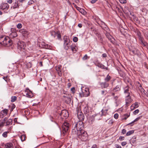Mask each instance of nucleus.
Returning <instances> with one entry per match:
<instances>
[{
    "label": "nucleus",
    "mask_w": 148,
    "mask_h": 148,
    "mask_svg": "<svg viewBox=\"0 0 148 148\" xmlns=\"http://www.w3.org/2000/svg\"><path fill=\"white\" fill-rule=\"evenodd\" d=\"M73 127L74 129L73 130L72 133L73 134H75L78 131L83 130L84 124L82 121H79L77 122H75L73 124Z\"/></svg>",
    "instance_id": "obj_1"
},
{
    "label": "nucleus",
    "mask_w": 148,
    "mask_h": 148,
    "mask_svg": "<svg viewBox=\"0 0 148 148\" xmlns=\"http://www.w3.org/2000/svg\"><path fill=\"white\" fill-rule=\"evenodd\" d=\"M12 43V40L8 36H1L0 37V44L3 46L9 47Z\"/></svg>",
    "instance_id": "obj_2"
},
{
    "label": "nucleus",
    "mask_w": 148,
    "mask_h": 148,
    "mask_svg": "<svg viewBox=\"0 0 148 148\" xmlns=\"http://www.w3.org/2000/svg\"><path fill=\"white\" fill-rule=\"evenodd\" d=\"M75 135L82 141H86L88 139V135L87 133L84 130L78 131Z\"/></svg>",
    "instance_id": "obj_3"
},
{
    "label": "nucleus",
    "mask_w": 148,
    "mask_h": 148,
    "mask_svg": "<svg viewBox=\"0 0 148 148\" xmlns=\"http://www.w3.org/2000/svg\"><path fill=\"white\" fill-rule=\"evenodd\" d=\"M69 124L67 122H65L62 125L61 133L63 136L66 135L69 132Z\"/></svg>",
    "instance_id": "obj_4"
},
{
    "label": "nucleus",
    "mask_w": 148,
    "mask_h": 148,
    "mask_svg": "<svg viewBox=\"0 0 148 148\" xmlns=\"http://www.w3.org/2000/svg\"><path fill=\"white\" fill-rule=\"evenodd\" d=\"M17 45L18 50H19L21 52H25L26 45L24 42L22 41L19 42L18 43Z\"/></svg>",
    "instance_id": "obj_5"
},
{
    "label": "nucleus",
    "mask_w": 148,
    "mask_h": 148,
    "mask_svg": "<svg viewBox=\"0 0 148 148\" xmlns=\"http://www.w3.org/2000/svg\"><path fill=\"white\" fill-rule=\"evenodd\" d=\"M71 45L70 40L66 37V38H64V49L66 50H67L69 48V47H70Z\"/></svg>",
    "instance_id": "obj_6"
},
{
    "label": "nucleus",
    "mask_w": 148,
    "mask_h": 148,
    "mask_svg": "<svg viewBox=\"0 0 148 148\" xmlns=\"http://www.w3.org/2000/svg\"><path fill=\"white\" fill-rule=\"evenodd\" d=\"M19 32L25 38L27 37L29 33L25 29H22L19 30Z\"/></svg>",
    "instance_id": "obj_7"
},
{
    "label": "nucleus",
    "mask_w": 148,
    "mask_h": 148,
    "mask_svg": "<svg viewBox=\"0 0 148 148\" xmlns=\"http://www.w3.org/2000/svg\"><path fill=\"white\" fill-rule=\"evenodd\" d=\"M106 37L113 44L115 43V40L111 36L109 33H106Z\"/></svg>",
    "instance_id": "obj_8"
},
{
    "label": "nucleus",
    "mask_w": 148,
    "mask_h": 148,
    "mask_svg": "<svg viewBox=\"0 0 148 148\" xmlns=\"http://www.w3.org/2000/svg\"><path fill=\"white\" fill-rule=\"evenodd\" d=\"M60 116L62 118H65V119L67 118L69 116V114L67 111L65 110H63L61 112Z\"/></svg>",
    "instance_id": "obj_9"
},
{
    "label": "nucleus",
    "mask_w": 148,
    "mask_h": 148,
    "mask_svg": "<svg viewBox=\"0 0 148 148\" xmlns=\"http://www.w3.org/2000/svg\"><path fill=\"white\" fill-rule=\"evenodd\" d=\"M124 92L125 95H130L131 92V90L130 87L127 86L124 88Z\"/></svg>",
    "instance_id": "obj_10"
},
{
    "label": "nucleus",
    "mask_w": 148,
    "mask_h": 148,
    "mask_svg": "<svg viewBox=\"0 0 148 148\" xmlns=\"http://www.w3.org/2000/svg\"><path fill=\"white\" fill-rule=\"evenodd\" d=\"M77 117L79 121L83 120L84 119V116L82 112L78 110L77 112Z\"/></svg>",
    "instance_id": "obj_11"
},
{
    "label": "nucleus",
    "mask_w": 148,
    "mask_h": 148,
    "mask_svg": "<svg viewBox=\"0 0 148 148\" xmlns=\"http://www.w3.org/2000/svg\"><path fill=\"white\" fill-rule=\"evenodd\" d=\"M9 8L8 4L7 3H3L0 6V9L8 10Z\"/></svg>",
    "instance_id": "obj_12"
},
{
    "label": "nucleus",
    "mask_w": 148,
    "mask_h": 148,
    "mask_svg": "<svg viewBox=\"0 0 148 148\" xmlns=\"http://www.w3.org/2000/svg\"><path fill=\"white\" fill-rule=\"evenodd\" d=\"M110 108L108 107H105L101 111V116H106L108 114L107 112Z\"/></svg>",
    "instance_id": "obj_13"
},
{
    "label": "nucleus",
    "mask_w": 148,
    "mask_h": 148,
    "mask_svg": "<svg viewBox=\"0 0 148 148\" xmlns=\"http://www.w3.org/2000/svg\"><path fill=\"white\" fill-rule=\"evenodd\" d=\"M100 85L102 89L107 88L109 85V84L107 82H102L100 83Z\"/></svg>",
    "instance_id": "obj_14"
},
{
    "label": "nucleus",
    "mask_w": 148,
    "mask_h": 148,
    "mask_svg": "<svg viewBox=\"0 0 148 148\" xmlns=\"http://www.w3.org/2000/svg\"><path fill=\"white\" fill-rule=\"evenodd\" d=\"M125 103L126 105L132 101V100L131 99L130 95H125Z\"/></svg>",
    "instance_id": "obj_15"
},
{
    "label": "nucleus",
    "mask_w": 148,
    "mask_h": 148,
    "mask_svg": "<svg viewBox=\"0 0 148 148\" xmlns=\"http://www.w3.org/2000/svg\"><path fill=\"white\" fill-rule=\"evenodd\" d=\"M70 47L73 53H75L77 52V48L75 44L71 45Z\"/></svg>",
    "instance_id": "obj_16"
},
{
    "label": "nucleus",
    "mask_w": 148,
    "mask_h": 148,
    "mask_svg": "<svg viewBox=\"0 0 148 148\" xmlns=\"http://www.w3.org/2000/svg\"><path fill=\"white\" fill-rule=\"evenodd\" d=\"M17 36V34L16 32H13L11 33L9 35V38H13L16 37Z\"/></svg>",
    "instance_id": "obj_17"
},
{
    "label": "nucleus",
    "mask_w": 148,
    "mask_h": 148,
    "mask_svg": "<svg viewBox=\"0 0 148 148\" xmlns=\"http://www.w3.org/2000/svg\"><path fill=\"white\" fill-rule=\"evenodd\" d=\"M7 118L5 117L3 120H1L0 121V129L2 128L4 126V124L5 123V121H6Z\"/></svg>",
    "instance_id": "obj_18"
},
{
    "label": "nucleus",
    "mask_w": 148,
    "mask_h": 148,
    "mask_svg": "<svg viewBox=\"0 0 148 148\" xmlns=\"http://www.w3.org/2000/svg\"><path fill=\"white\" fill-rule=\"evenodd\" d=\"M25 96L31 98L33 96V95L32 92L29 90V92H27V91H25Z\"/></svg>",
    "instance_id": "obj_19"
},
{
    "label": "nucleus",
    "mask_w": 148,
    "mask_h": 148,
    "mask_svg": "<svg viewBox=\"0 0 148 148\" xmlns=\"http://www.w3.org/2000/svg\"><path fill=\"white\" fill-rule=\"evenodd\" d=\"M8 112V110L4 109L1 111V114H2L3 116H6Z\"/></svg>",
    "instance_id": "obj_20"
},
{
    "label": "nucleus",
    "mask_w": 148,
    "mask_h": 148,
    "mask_svg": "<svg viewBox=\"0 0 148 148\" xmlns=\"http://www.w3.org/2000/svg\"><path fill=\"white\" fill-rule=\"evenodd\" d=\"M137 34L138 38H139V40L140 42V43H141L143 41L144 38L141 36V33H140L138 32V33Z\"/></svg>",
    "instance_id": "obj_21"
},
{
    "label": "nucleus",
    "mask_w": 148,
    "mask_h": 148,
    "mask_svg": "<svg viewBox=\"0 0 148 148\" xmlns=\"http://www.w3.org/2000/svg\"><path fill=\"white\" fill-rule=\"evenodd\" d=\"M5 148H13L12 144L10 143L6 144Z\"/></svg>",
    "instance_id": "obj_22"
},
{
    "label": "nucleus",
    "mask_w": 148,
    "mask_h": 148,
    "mask_svg": "<svg viewBox=\"0 0 148 148\" xmlns=\"http://www.w3.org/2000/svg\"><path fill=\"white\" fill-rule=\"evenodd\" d=\"M121 87L119 86H117L114 88L113 89V92H117L119 91L120 90Z\"/></svg>",
    "instance_id": "obj_23"
},
{
    "label": "nucleus",
    "mask_w": 148,
    "mask_h": 148,
    "mask_svg": "<svg viewBox=\"0 0 148 148\" xmlns=\"http://www.w3.org/2000/svg\"><path fill=\"white\" fill-rule=\"evenodd\" d=\"M12 120L11 119H9L8 120L7 119L6 121H5L6 123V125H8L12 124Z\"/></svg>",
    "instance_id": "obj_24"
},
{
    "label": "nucleus",
    "mask_w": 148,
    "mask_h": 148,
    "mask_svg": "<svg viewBox=\"0 0 148 148\" xmlns=\"http://www.w3.org/2000/svg\"><path fill=\"white\" fill-rule=\"evenodd\" d=\"M95 64L96 66L101 68H103L104 66L103 65L100 63L96 62L95 63Z\"/></svg>",
    "instance_id": "obj_25"
},
{
    "label": "nucleus",
    "mask_w": 148,
    "mask_h": 148,
    "mask_svg": "<svg viewBox=\"0 0 148 148\" xmlns=\"http://www.w3.org/2000/svg\"><path fill=\"white\" fill-rule=\"evenodd\" d=\"M19 6V5H18V2H15L14 6L11 7V8H13V9H14L18 8Z\"/></svg>",
    "instance_id": "obj_26"
},
{
    "label": "nucleus",
    "mask_w": 148,
    "mask_h": 148,
    "mask_svg": "<svg viewBox=\"0 0 148 148\" xmlns=\"http://www.w3.org/2000/svg\"><path fill=\"white\" fill-rule=\"evenodd\" d=\"M84 111L85 114H87L89 112V110L87 106L84 107Z\"/></svg>",
    "instance_id": "obj_27"
},
{
    "label": "nucleus",
    "mask_w": 148,
    "mask_h": 148,
    "mask_svg": "<svg viewBox=\"0 0 148 148\" xmlns=\"http://www.w3.org/2000/svg\"><path fill=\"white\" fill-rule=\"evenodd\" d=\"M56 70L58 73H60L61 71V66H57L56 67Z\"/></svg>",
    "instance_id": "obj_28"
},
{
    "label": "nucleus",
    "mask_w": 148,
    "mask_h": 148,
    "mask_svg": "<svg viewBox=\"0 0 148 148\" xmlns=\"http://www.w3.org/2000/svg\"><path fill=\"white\" fill-rule=\"evenodd\" d=\"M132 52L134 54L136 55L138 54H139V51L137 49H135L134 50H132Z\"/></svg>",
    "instance_id": "obj_29"
},
{
    "label": "nucleus",
    "mask_w": 148,
    "mask_h": 148,
    "mask_svg": "<svg viewBox=\"0 0 148 148\" xmlns=\"http://www.w3.org/2000/svg\"><path fill=\"white\" fill-rule=\"evenodd\" d=\"M139 89L141 91V92L143 94H145V91L144 90V89L142 87V86L141 85H140L139 87Z\"/></svg>",
    "instance_id": "obj_30"
},
{
    "label": "nucleus",
    "mask_w": 148,
    "mask_h": 148,
    "mask_svg": "<svg viewBox=\"0 0 148 148\" xmlns=\"http://www.w3.org/2000/svg\"><path fill=\"white\" fill-rule=\"evenodd\" d=\"M140 44L143 46H146L148 49V43H147V42H144L143 41L142 42L140 43Z\"/></svg>",
    "instance_id": "obj_31"
},
{
    "label": "nucleus",
    "mask_w": 148,
    "mask_h": 148,
    "mask_svg": "<svg viewBox=\"0 0 148 148\" xmlns=\"http://www.w3.org/2000/svg\"><path fill=\"white\" fill-rule=\"evenodd\" d=\"M111 79V77L110 76L108 75L106 77L105 79V82H108Z\"/></svg>",
    "instance_id": "obj_32"
},
{
    "label": "nucleus",
    "mask_w": 148,
    "mask_h": 148,
    "mask_svg": "<svg viewBox=\"0 0 148 148\" xmlns=\"http://www.w3.org/2000/svg\"><path fill=\"white\" fill-rule=\"evenodd\" d=\"M134 130H131L127 132L126 134V136H129L134 133Z\"/></svg>",
    "instance_id": "obj_33"
},
{
    "label": "nucleus",
    "mask_w": 148,
    "mask_h": 148,
    "mask_svg": "<svg viewBox=\"0 0 148 148\" xmlns=\"http://www.w3.org/2000/svg\"><path fill=\"white\" fill-rule=\"evenodd\" d=\"M9 133L8 131L4 132L2 134V136L4 138H6L8 136V134Z\"/></svg>",
    "instance_id": "obj_34"
},
{
    "label": "nucleus",
    "mask_w": 148,
    "mask_h": 148,
    "mask_svg": "<svg viewBox=\"0 0 148 148\" xmlns=\"http://www.w3.org/2000/svg\"><path fill=\"white\" fill-rule=\"evenodd\" d=\"M142 117V116H139V117L136 118L135 120H134L131 123H130L129 124H128L129 125H130V124H131L133 123H134V122H136V121H138L139 119H140L141 117Z\"/></svg>",
    "instance_id": "obj_35"
},
{
    "label": "nucleus",
    "mask_w": 148,
    "mask_h": 148,
    "mask_svg": "<svg viewBox=\"0 0 148 148\" xmlns=\"http://www.w3.org/2000/svg\"><path fill=\"white\" fill-rule=\"evenodd\" d=\"M79 12L81 13L83 15H85L86 14V12L84 10L81 8L80 10V11Z\"/></svg>",
    "instance_id": "obj_36"
},
{
    "label": "nucleus",
    "mask_w": 148,
    "mask_h": 148,
    "mask_svg": "<svg viewBox=\"0 0 148 148\" xmlns=\"http://www.w3.org/2000/svg\"><path fill=\"white\" fill-rule=\"evenodd\" d=\"M17 99V97L16 96H12L11 98V101L12 102L15 101Z\"/></svg>",
    "instance_id": "obj_37"
},
{
    "label": "nucleus",
    "mask_w": 148,
    "mask_h": 148,
    "mask_svg": "<svg viewBox=\"0 0 148 148\" xmlns=\"http://www.w3.org/2000/svg\"><path fill=\"white\" fill-rule=\"evenodd\" d=\"M25 135H22L20 137L22 141H24L25 139Z\"/></svg>",
    "instance_id": "obj_38"
},
{
    "label": "nucleus",
    "mask_w": 148,
    "mask_h": 148,
    "mask_svg": "<svg viewBox=\"0 0 148 148\" xmlns=\"http://www.w3.org/2000/svg\"><path fill=\"white\" fill-rule=\"evenodd\" d=\"M50 33H51V35L52 36L54 37L56 36V32L53 31H52Z\"/></svg>",
    "instance_id": "obj_39"
},
{
    "label": "nucleus",
    "mask_w": 148,
    "mask_h": 148,
    "mask_svg": "<svg viewBox=\"0 0 148 148\" xmlns=\"http://www.w3.org/2000/svg\"><path fill=\"white\" fill-rule=\"evenodd\" d=\"M15 107V106L14 104H13L11 106H10V111L12 112Z\"/></svg>",
    "instance_id": "obj_40"
},
{
    "label": "nucleus",
    "mask_w": 148,
    "mask_h": 148,
    "mask_svg": "<svg viewBox=\"0 0 148 148\" xmlns=\"http://www.w3.org/2000/svg\"><path fill=\"white\" fill-rule=\"evenodd\" d=\"M130 116V114H125L123 116V119L126 120L127 118L128 117Z\"/></svg>",
    "instance_id": "obj_41"
},
{
    "label": "nucleus",
    "mask_w": 148,
    "mask_h": 148,
    "mask_svg": "<svg viewBox=\"0 0 148 148\" xmlns=\"http://www.w3.org/2000/svg\"><path fill=\"white\" fill-rule=\"evenodd\" d=\"M107 93L106 90H102L101 91V94L102 95L105 96Z\"/></svg>",
    "instance_id": "obj_42"
},
{
    "label": "nucleus",
    "mask_w": 148,
    "mask_h": 148,
    "mask_svg": "<svg viewBox=\"0 0 148 148\" xmlns=\"http://www.w3.org/2000/svg\"><path fill=\"white\" fill-rule=\"evenodd\" d=\"M51 46L50 45L47 44V45H46L45 48L46 49H51Z\"/></svg>",
    "instance_id": "obj_43"
},
{
    "label": "nucleus",
    "mask_w": 148,
    "mask_h": 148,
    "mask_svg": "<svg viewBox=\"0 0 148 148\" xmlns=\"http://www.w3.org/2000/svg\"><path fill=\"white\" fill-rule=\"evenodd\" d=\"M120 2L121 3H126L127 1L126 0H119Z\"/></svg>",
    "instance_id": "obj_44"
},
{
    "label": "nucleus",
    "mask_w": 148,
    "mask_h": 148,
    "mask_svg": "<svg viewBox=\"0 0 148 148\" xmlns=\"http://www.w3.org/2000/svg\"><path fill=\"white\" fill-rule=\"evenodd\" d=\"M139 112V110L138 109H137L135 110L133 112L134 114L135 115L137 114Z\"/></svg>",
    "instance_id": "obj_45"
},
{
    "label": "nucleus",
    "mask_w": 148,
    "mask_h": 148,
    "mask_svg": "<svg viewBox=\"0 0 148 148\" xmlns=\"http://www.w3.org/2000/svg\"><path fill=\"white\" fill-rule=\"evenodd\" d=\"M22 24L21 23H19L17 25V27L18 29H20L22 27Z\"/></svg>",
    "instance_id": "obj_46"
},
{
    "label": "nucleus",
    "mask_w": 148,
    "mask_h": 148,
    "mask_svg": "<svg viewBox=\"0 0 148 148\" xmlns=\"http://www.w3.org/2000/svg\"><path fill=\"white\" fill-rule=\"evenodd\" d=\"M118 117H119V114H118L116 113L114 114V117L116 119H117L118 118Z\"/></svg>",
    "instance_id": "obj_47"
},
{
    "label": "nucleus",
    "mask_w": 148,
    "mask_h": 148,
    "mask_svg": "<svg viewBox=\"0 0 148 148\" xmlns=\"http://www.w3.org/2000/svg\"><path fill=\"white\" fill-rule=\"evenodd\" d=\"M73 41L75 42H76L78 41V38L77 37H75L73 39Z\"/></svg>",
    "instance_id": "obj_48"
},
{
    "label": "nucleus",
    "mask_w": 148,
    "mask_h": 148,
    "mask_svg": "<svg viewBox=\"0 0 148 148\" xmlns=\"http://www.w3.org/2000/svg\"><path fill=\"white\" fill-rule=\"evenodd\" d=\"M125 138L124 136H120L119 137V139L121 141L124 139Z\"/></svg>",
    "instance_id": "obj_49"
},
{
    "label": "nucleus",
    "mask_w": 148,
    "mask_h": 148,
    "mask_svg": "<svg viewBox=\"0 0 148 148\" xmlns=\"http://www.w3.org/2000/svg\"><path fill=\"white\" fill-rule=\"evenodd\" d=\"M127 144V142L126 141H124V142H122L121 143V145H122V146H125V145H126Z\"/></svg>",
    "instance_id": "obj_50"
},
{
    "label": "nucleus",
    "mask_w": 148,
    "mask_h": 148,
    "mask_svg": "<svg viewBox=\"0 0 148 148\" xmlns=\"http://www.w3.org/2000/svg\"><path fill=\"white\" fill-rule=\"evenodd\" d=\"M136 137H135L134 138H133L132 139H131L132 141V142L133 143H136Z\"/></svg>",
    "instance_id": "obj_51"
},
{
    "label": "nucleus",
    "mask_w": 148,
    "mask_h": 148,
    "mask_svg": "<svg viewBox=\"0 0 148 148\" xmlns=\"http://www.w3.org/2000/svg\"><path fill=\"white\" fill-rule=\"evenodd\" d=\"M47 44L44 42H42L41 43V45L42 46V47L45 48L46 45H47Z\"/></svg>",
    "instance_id": "obj_52"
},
{
    "label": "nucleus",
    "mask_w": 148,
    "mask_h": 148,
    "mask_svg": "<svg viewBox=\"0 0 148 148\" xmlns=\"http://www.w3.org/2000/svg\"><path fill=\"white\" fill-rule=\"evenodd\" d=\"M126 132V130L125 129H123L122 131V133L123 134H125Z\"/></svg>",
    "instance_id": "obj_53"
},
{
    "label": "nucleus",
    "mask_w": 148,
    "mask_h": 148,
    "mask_svg": "<svg viewBox=\"0 0 148 148\" xmlns=\"http://www.w3.org/2000/svg\"><path fill=\"white\" fill-rule=\"evenodd\" d=\"M71 90L72 92L73 93H74L75 92V88L74 87H73L71 88Z\"/></svg>",
    "instance_id": "obj_54"
},
{
    "label": "nucleus",
    "mask_w": 148,
    "mask_h": 148,
    "mask_svg": "<svg viewBox=\"0 0 148 148\" xmlns=\"http://www.w3.org/2000/svg\"><path fill=\"white\" fill-rule=\"evenodd\" d=\"M138 107L137 103H135L134 104V108H137Z\"/></svg>",
    "instance_id": "obj_55"
},
{
    "label": "nucleus",
    "mask_w": 148,
    "mask_h": 148,
    "mask_svg": "<svg viewBox=\"0 0 148 148\" xmlns=\"http://www.w3.org/2000/svg\"><path fill=\"white\" fill-rule=\"evenodd\" d=\"M88 56L87 55H86L84 56L83 57V60H86L87 59Z\"/></svg>",
    "instance_id": "obj_56"
},
{
    "label": "nucleus",
    "mask_w": 148,
    "mask_h": 148,
    "mask_svg": "<svg viewBox=\"0 0 148 148\" xmlns=\"http://www.w3.org/2000/svg\"><path fill=\"white\" fill-rule=\"evenodd\" d=\"M7 1L8 3L10 4H11V3H12V0H7Z\"/></svg>",
    "instance_id": "obj_57"
},
{
    "label": "nucleus",
    "mask_w": 148,
    "mask_h": 148,
    "mask_svg": "<svg viewBox=\"0 0 148 148\" xmlns=\"http://www.w3.org/2000/svg\"><path fill=\"white\" fill-rule=\"evenodd\" d=\"M115 147L116 148H121V147L118 144L116 145Z\"/></svg>",
    "instance_id": "obj_58"
},
{
    "label": "nucleus",
    "mask_w": 148,
    "mask_h": 148,
    "mask_svg": "<svg viewBox=\"0 0 148 148\" xmlns=\"http://www.w3.org/2000/svg\"><path fill=\"white\" fill-rule=\"evenodd\" d=\"M75 7L76 8V9L78 10L79 11H80V10L81 9V8L77 7V6L75 5Z\"/></svg>",
    "instance_id": "obj_59"
},
{
    "label": "nucleus",
    "mask_w": 148,
    "mask_h": 148,
    "mask_svg": "<svg viewBox=\"0 0 148 148\" xmlns=\"http://www.w3.org/2000/svg\"><path fill=\"white\" fill-rule=\"evenodd\" d=\"M27 64L29 66V67L30 68L31 67L32 64H31V63L30 62H29L28 63H27Z\"/></svg>",
    "instance_id": "obj_60"
},
{
    "label": "nucleus",
    "mask_w": 148,
    "mask_h": 148,
    "mask_svg": "<svg viewBox=\"0 0 148 148\" xmlns=\"http://www.w3.org/2000/svg\"><path fill=\"white\" fill-rule=\"evenodd\" d=\"M97 1V0H92L91 2L92 3H94Z\"/></svg>",
    "instance_id": "obj_61"
},
{
    "label": "nucleus",
    "mask_w": 148,
    "mask_h": 148,
    "mask_svg": "<svg viewBox=\"0 0 148 148\" xmlns=\"http://www.w3.org/2000/svg\"><path fill=\"white\" fill-rule=\"evenodd\" d=\"M102 56L104 58H106L107 57V55L106 53H103L102 54Z\"/></svg>",
    "instance_id": "obj_62"
},
{
    "label": "nucleus",
    "mask_w": 148,
    "mask_h": 148,
    "mask_svg": "<svg viewBox=\"0 0 148 148\" xmlns=\"http://www.w3.org/2000/svg\"><path fill=\"white\" fill-rule=\"evenodd\" d=\"M78 26L80 27L81 28L82 27V24L81 23H79L78 24Z\"/></svg>",
    "instance_id": "obj_63"
},
{
    "label": "nucleus",
    "mask_w": 148,
    "mask_h": 148,
    "mask_svg": "<svg viewBox=\"0 0 148 148\" xmlns=\"http://www.w3.org/2000/svg\"><path fill=\"white\" fill-rule=\"evenodd\" d=\"M91 148H97V145H93Z\"/></svg>",
    "instance_id": "obj_64"
}]
</instances>
